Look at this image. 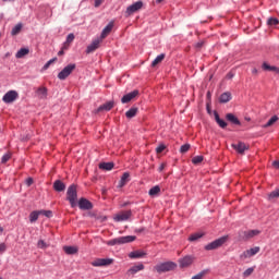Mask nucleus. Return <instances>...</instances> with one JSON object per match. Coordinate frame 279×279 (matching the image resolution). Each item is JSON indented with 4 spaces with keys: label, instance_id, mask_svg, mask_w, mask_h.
<instances>
[{
    "label": "nucleus",
    "instance_id": "1",
    "mask_svg": "<svg viewBox=\"0 0 279 279\" xmlns=\"http://www.w3.org/2000/svg\"><path fill=\"white\" fill-rule=\"evenodd\" d=\"M177 267L178 265L173 262H165L156 265L154 269L155 271H157V274H166L167 271H173V269H175Z\"/></svg>",
    "mask_w": 279,
    "mask_h": 279
},
{
    "label": "nucleus",
    "instance_id": "2",
    "mask_svg": "<svg viewBox=\"0 0 279 279\" xmlns=\"http://www.w3.org/2000/svg\"><path fill=\"white\" fill-rule=\"evenodd\" d=\"M66 199L70 202L72 208L77 206V186L70 185L66 192Z\"/></svg>",
    "mask_w": 279,
    "mask_h": 279
},
{
    "label": "nucleus",
    "instance_id": "3",
    "mask_svg": "<svg viewBox=\"0 0 279 279\" xmlns=\"http://www.w3.org/2000/svg\"><path fill=\"white\" fill-rule=\"evenodd\" d=\"M136 241V236L134 235H126V236H120L116 238L113 240H110L107 242V245L113 246V245H124V243H132Z\"/></svg>",
    "mask_w": 279,
    "mask_h": 279
},
{
    "label": "nucleus",
    "instance_id": "4",
    "mask_svg": "<svg viewBox=\"0 0 279 279\" xmlns=\"http://www.w3.org/2000/svg\"><path fill=\"white\" fill-rule=\"evenodd\" d=\"M258 234H260L258 230L240 231L239 239L240 241H250V239H254V236H258Z\"/></svg>",
    "mask_w": 279,
    "mask_h": 279
},
{
    "label": "nucleus",
    "instance_id": "5",
    "mask_svg": "<svg viewBox=\"0 0 279 279\" xmlns=\"http://www.w3.org/2000/svg\"><path fill=\"white\" fill-rule=\"evenodd\" d=\"M226 241H228V236L219 238V239L210 242L209 244H207L205 246V250H207V251L218 250V247H221V245H223V243H226Z\"/></svg>",
    "mask_w": 279,
    "mask_h": 279
},
{
    "label": "nucleus",
    "instance_id": "6",
    "mask_svg": "<svg viewBox=\"0 0 279 279\" xmlns=\"http://www.w3.org/2000/svg\"><path fill=\"white\" fill-rule=\"evenodd\" d=\"M75 71V63H70L66 65L61 72H59L58 77L59 80H66L71 73Z\"/></svg>",
    "mask_w": 279,
    "mask_h": 279
},
{
    "label": "nucleus",
    "instance_id": "7",
    "mask_svg": "<svg viewBox=\"0 0 279 279\" xmlns=\"http://www.w3.org/2000/svg\"><path fill=\"white\" fill-rule=\"evenodd\" d=\"M114 263L113 258H98L95 259L92 265L93 267H110Z\"/></svg>",
    "mask_w": 279,
    "mask_h": 279
},
{
    "label": "nucleus",
    "instance_id": "8",
    "mask_svg": "<svg viewBox=\"0 0 279 279\" xmlns=\"http://www.w3.org/2000/svg\"><path fill=\"white\" fill-rule=\"evenodd\" d=\"M143 9V1H137L126 8L125 15L132 16V14L138 12V10Z\"/></svg>",
    "mask_w": 279,
    "mask_h": 279
},
{
    "label": "nucleus",
    "instance_id": "9",
    "mask_svg": "<svg viewBox=\"0 0 279 279\" xmlns=\"http://www.w3.org/2000/svg\"><path fill=\"white\" fill-rule=\"evenodd\" d=\"M16 99H19V93H16V90H9L2 97V101H4V104H13Z\"/></svg>",
    "mask_w": 279,
    "mask_h": 279
},
{
    "label": "nucleus",
    "instance_id": "10",
    "mask_svg": "<svg viewBox=\"0 0 279 279\" xmlns=\"http://www.w3.org/2000/svg\"><path fill=\"white\" fill-rule=\"evenodd\" d=\"M258 252H260V247L259 246H255L253 248L244 251L241 254L240 258H242V260H245L246 258H252V256H256V254H258Z\"/></svg>",
    "mask_w": 279,
    "mask_h": 279
},
{
    "label": "nucleus",
    "instance_id": "11",
    "mask_svg": "<svg viewBox=\"0 0 279 279\" xmlns=\"http://www.w3.org/2000/svg\"><path fill=\"white\" fill-rule=\"evenodd\" d=\"M101 43H104V39H100V37L94 39L92 44L87 46L86 53H94V51H97Z\"/></svg>",
    "mask_w": 279,
    "mask_h": 279
},
{
    "label": "nucleus",
    "instance_id": "12",
    "mask_svg": "<svg viewBox=\"0 0 279 279\" xmlns=\"http://www.w3.org/2000/svg\"><path fill=\"white\" fill-rule=\"evenodd\" d=\"M132 217V210H125V211H120L118 213L113 219L114 221H128Z\"/></svg>",
    "mask_w": 279,
    "mask_h": 279
},
{
    "label": "nucleus",
    "instance_id": "13",
    "mask_svg": "<svg viewBox=\"0 0 279 279\" xmlns=\"http://www.w3.org/2000/svg\"><path fill=\"white\" fill-rule=\"evenodd\" d=\"M231 147H233L235 151H238V154H241V155L245 154V151L250 149V145L243 142H239L238 144H232Z\"/></svg>",
    "mask_w": 279,
    "mask_h": 279
},
{
    "label": "nucleus",
    "instance_id": "14",
    "mask_svg": "<svg viewBox=\"0 0 279 279\" xmlns=\"http://www.w3.org/2000/svg\"><path fill=\"white\" fill-rule=\"evenodd\" d=\"M193 256L187 255L181 259H179V265L182 269L186 268V267H191V265H193Z\"/></svg>",
    "mask_w": 279,
    "mask_h": 279
},
{
    "label": "nucleus",
    "instance_id": "15",
    "mask_svg": "<svg viewBox=\"0 0 279 279\" xmlns=\"http://www.w3.org/2000/svg\"><path fill=\"white\" fill-rule=\"evenodd\" d=\"M78 207L81 208V210H92L93 203H90V201L86 198H81L78 201Z\"/></svg>",
    "mask_w": 279,
    "mask_h": 279
},
{
    "label": "nucleus",
    "instance_id": "16",
    "mask_svg": "<svg viewBox=\"0 0 279 279\" xmlns=\"http://www.w3.org/2000/svg\"><path fill=\"white\" fill-rule=\"evenodd\" d=\"M135 97H138V90H133L126 95H124L121 99L122 104H130V101H132V99H134Z\"/></svg>",
    "mask_w": 279,
    "mask_h": 279
},
{
    "label": "nucleus",
    "instance_id": "17",
    "mask_svg": "<svg viewBox=\"0 0 279 279\" xmlns=\"http://www.w3.org/2000/svg\"><path fill=\"white\" fill-rule=\"evenodd\" d=\"M112 27H114V22H110L104 29L99 37L100 40H104V38H107L110 35V32H112Z\"/></svg>",
    "mask_w": 279,
    "mask_h": 279
},
{
    "label": "nucleus",
    "instance_id": "18",
    "mask_svg": "<svg viewBox=\"0 0 279 279\" xmlns=\"http://www.w3.org/2000/svg\"><path fill=\"white\" fill-rule=\"evenodd\" d=\"M53 189L58 193H62V191H65L66 185L61 180H57V181L53 182Z\"/></svg>",
    "mask_w": 279,
    "mask_h": 279
},
{
    "label": "nucleus",
    "instance_id": "19",
    "mask_svg": "<svg viewBox=\"0 0 279 279\" xmlns=\"http://www.w3.org/2000/svg\"><path fill=\"white\" fill-rule=\"evenodd\" d=\"M112 108H114V102L113 101H109V102H106L102 106H100L97 109V112H104V110H106L108 112V111L112 110Z\"/></svg>",
    "mask_w": 279,
    "mask_h": 279
},
{
    "label": "nucleus",
    "instance_id": "20",
    "mask_svg": "<svg viewBox=\"0 0 279 279\" xmlns=\"http://www.w3.org/2000/svg\"><path fill=\"white\" fill-rule=\"evenodd\" d=\"M98 167L102 171H112L114 169V162H101Z\"/></svg>",
    "mask_w": 279,
    "mask_h": 279
},
{
    "label": "nucleus",
    "instance_id": "21",
    "mask_svg": "<svg viewBox=\"0 0 279 279\" xmlns=\"http://www.w3.org/2000/svg\"><path fill=\"white\" fill-rule=\"evenodd\" d=\"M232 99V94L230 92H226L220 95L219 101L220 104H228Z\"/></svg>",
    "mask_w": 279,
    "mask_h": 279
},
{
    "label": "nucleus",
    "instance_id": "22",
    "mask_svg": "<svg viewBox=\"0 0 279 279\" xmlns=\"http://www.w3.org/2000/svg\"><path fill=\"white\" fill-rule=\"evenodd\" d=\"M226 119L230 121V123H233V125H241V121H239V118L233 113H227Z\"/></svg>",
    "mask_w": 279,
    "mask_h": 279
},
{
    "label": "nucleus",
    "instance_id": "23",
    "mask_svg": "<svg viewBox=\"0 0 279 279\" xmlns=\"http://www.w3.org/2000/svg\"><path fill=\"white\" fill-rule=\"evenodd\" d=\"M36 95L39 97V99H47V87L41 86L37 88Z\"/></svg>",
    "mask_w": 279,
    "mask_h": 279
},
{
    "label": "nucleus",
    "instance_id": "24",
    "mask_svg": "<svg viewBox=\"0 0 279 279\" xmlns=\"http://www.w3.org/2000/svg\"><path fill=\"white\" fill-rule=\"evenodd\" d=\"M138 114V108L132 107L130 110L125 112L126 119H134Z\"/></svg>",
    "mask_w": 279,
    "mask_h": 279
},
{
    "label": "nucleus",
    "instance_id": "25",
    "mask_svg": "<svg viewBox=\"0 0 279 279\" xmlns=\"http://www.w3.org/2000/svg\"><path fill=\"white\" fill-rule=\"evenodd\" d=\"M128 182H130V172H124L121 177L119 186L123 187L128 184Z\"/></svg>",
    "mask_w": 279,
    "mask_h": 279
},
{
    "label": "nucleus",
    "instance_id": "26",
    "mask_svg": "<svg viewBox=\"0 0 279 279\" xmlns=\"http://www.w3.org/2000/svg\"><path fill=\"white\" fill-rule=\"evenodd\" d=\"M22 29H23V25L21 24L15 25L11 31V36H19Z\"/></svg>",
    "mask_w": 279,
    "mask_h": 279
},
{
    "label": "nucleus",
    "instance_id": "27",
    "mask_svg": "<svg viewBox=\"0 0 279 279\" xmlns=\"http://www.w3.org/2000/svg\"><path fill=\"white\" fill-rule=\"evenodd\" d=\"M29 53V49L27 48H22L20 49L16 54L15 58H25V56H27Z\"/></svg>",
    "mask_w": 279,
    "mask_h": 279
},
{
    "label": "nucleus",
    "instance_id": "28",
    "mask_svg": "<svg viewBox=\"0 0 279 279\" xmlns=\"http://www.w3.org/2000/svg\"><path fill=\"white\" fill-rule=\"evenodd\" d=\"M162 60H165V53L158 54L156 59L151 62V66H158V64H160Z\"/></svg>",
    "mask_w": 279,
    "mask_h": 279
},
{
    "label": "nucleus",
    "instance_id": "29",
    "mask_svg": "<svg viewBox=\"0 0 279 279\" xmlns=\"http://www.w3.org/2000/svg\"><path fill=\"white\" fill-rule=\"evenodd\" d=\"M129 256L131 258H143V256H145V252H141V251H134V252H131L129 254Z\"/></svg>",
    "mask_w": 279,
    "mask_h": 279
},
{
    "label": "nucleus",
    "instance_id": "30",
    "mask_svg": "<svg viewBox=\"0 0 279 279\" xmlns=\"http://www.w3.org/2000/svg\"><path fill=\"white\" fill-rule=\"evenodd\" d=\"M143 269H145V265L143 264H138L136 266H133L130 271L131 274H138V271H143Z\"/></svg>",
    "mask_w": 279,
    "mask_h": 279
},
{
    "label": "nucleus",
    "instance_id": "31",
    "mask_svg": "<svg viewBox=\"0 0 279 279\" xmlns=\"http://www.w3.org/2000/svg\"><path fill=\"white\" fill-rule=\"evenodd\" d=\"M40 211H33L29 215V221L31 223H34L35 221H38V217H40Z\"/></svg>",
    "mask_w": 279,
    "mask_h": 279
},
{
    "label": "nucleus",
    "instance_id": "32",
    "mask_svg": "<svg viewBox=\"0 0 279 279\" xmlns=\"http://www.w3.org/2000/svg\"><path fill=\"white\" fill-rule=\"evenodd\" d=\"M158 193H160V186L156 185L149 190L148 195H150V197H156Z\"/></svg>",
    "mask_w": 279,
    "mask_h": 279
},
{
    "label": "nucleus",
    "instance_id": "33",
    "mask_svg": "<svg viewBox=\"0 0 279 279\" xmlns=\"http://www.w3.org/2000/svg\"><path fill=\"white\" fill-rule=\"evenodd\" d=\"M267 25H268L269 27H276V25H279V21H278L277 17H269V19L267 20Z\"/></svg>",
    "mask_w": 279,
    "mask_h": 279
},
{
    "label": "nucleus",
    "instance_id": "34",
    "mask_svg": "<svg viewBox=\"0 0 279 279\" xmlns=\"http://www.w3.org/2000/svg\"><path fill=\"white\" fill-rule=\"evenodd\" d=\"M263 69L264 71H275L276 73H279V69L274 66V65H269L268 63H263Z\"/></svg>",
    "mask_w": 279,
    "mask_h": 279
},
{
    "label": "nucleus",
    "instance_id": "35",
    "mask_svg": "<svg viewBox=\"0 0 279 279\" xmlns=\"http://www.w3.org/2000/svg\"><path fill=\"white\" fill-rule=\"evenodd\" d=\"M65 254H77V247L75 246H64Z\"/></svg>",
    "mask_w": 279,
    "mask_h": 279
},
{
    "label": "nucleus",
    "instance_id": "36",
    "mask_svg": "<svg viewBox=\"0 0 279 279\" xmlns=\"http://www.w3.org/2000/svg\"><path fill=\"white\" fill-rule=\"evenodd\" d=\"M278 116H274L271 117L268 122L266 124H264V128H271V125H274V123H276L278 121Z\"/></svg>",
    "mask_w": 279,
    "mask_h": 279
},
{
    "label": "nucleus",
    "instance_id": "37",
    "mask_svg": "<svg viewBox=\"0 0 279 279\" xmlns=\"http://www.w3.org/2000/svg\"><path fill=\"white\" fill-rule=\"evenodd\" d=\"M193 165H202L204 162V156H195L192 159Z\"/></svg>",
    "mask_w": 279,
    "mask_h": 279
},
{
    "label": "nucleus",
    "instance_id": "38",
    "mask_svg": "<svg viewBox=\"0 0 279 279\" xmlns=\"http://www.w3.org/2000/svg\"><path fill=\"white\" fill-rule=\"evenodd\" d=\"M277 197H279V189L270 192L268 194V199L271 201V199H277Z\"/></svg>",
    "mask_w": 279,
    "mask_h": 279
},
{
    "label": "nucleus",
    "instance_id": "39",
    "mask_svg": "<svg viewBox=\"0 0 279 279\" xmlns=\"http://www.w3.org/2000/svg\"><path fill=\"white\" fill-rule=\"evenodd\" d=\"M204 236V233H193L190 235L189 241H198V239H202Z\"/></svg>",
    "mask_w": 279,
    "mask_h": 279
},
{
    "label": "nucleus",
    "instance_id": "40",
    "mask_svg": "<svg viewBox=\"0 0 279 279\" xmlns=\"http://www.w3.org/2000/svg\"><path fill=\"white\" fill-rule=\"evenodd\" d=\"M37 247H39V250H47V247H49V245L47 244V242L39 240L37 242Z\"/></svg>",
    "mask_w": 279,
    "mask_h": 279
},
{
    "label": "nucleus",
    "instance_id": "41",
    "mask_svg": "<svg viewBox=\"0 0 279 279\" xmlns=\"http://www.w3.org/2000/svg\"><path fill=\"white\" fill-rule=\"evenodd\" d=\"M58 61V58H53V59H50L43 68L44 71H47V69H49V66H51V64H53V62H57Z\"/></svg>",
    "mask_w": 279,
    "mask_h": 279
},
{
    "label": "nucleus",
    "instance_id": "42",
    "mask_svg": "<svg viewBox=\"0 0 279 279\" xmlns=\"http://www.w3.org/2000/svg\"><path fill=\"white\" fill-rule=\"evenodd\" d=\"M167 149V146L165 144H160L156 148V154H162Z\"/></svg>",
    "mask_w": 279,
    "mask_h": 279
},
{
    "label": "nucleus",
    "instance_id": "43",
    "mask_svg": "<svg viewBox=\"0 0 279 279\" xmlns=\"http://www.w3.org/2000/svg\"><path fill=\"white\" fill-rule=\"evenodd\" d=\"M74 40H75V35H74L73 33H70V34L68 35V37H66L65 43H66L68 45H71V43H73Z\"/></svg>",
    "mask_w": 279,
    "mask_h": 279
},
{
    "label": "nucleus",
    "instance_id": "44",
    "mask_svg": "<svg viewBox=\"0 0 279 279\" xmlns=\"http://www.w3.org/2000/svg\"><path fill=\"white\" fill-rule=\"evenodd\" d=\"M189 149H191V145L185 144V145L181 146L180 151H181V154H186V151H189Z\"/></svg>",
    "mask_w": 279,
    "mask_h": 279
},
{
    "label": "nucleus",
    "instance_id": "45",
    "mask_svg": "<svg viewBox=\"0 0 279 279\" xmlns=\"http://www.w3.org/2000/svg\"><path fill=\"white\" fill-rule=\"evenodd\" d=\"M10 158H12L11 154L3 155L2 159H1L2 165H5V162H8V160H10Z\"/></svg>",
    "mask_w": 279,
    "mask_h": 279
},
{
    "label": "nucleus",
    "instance_id": "46",
    "mask_svg": "<svg viewBox=\"0 0 279 279\" xmlns=\"http://www.w3.org/2000/svg\"><path fill=\"white\" fill-rule=\"evenodd\" d=\"M40 215H45V217H53V213L51 210H39Z\"/></svg>",
    "mask_w": 279,
    "mask_h": 279
},
{
    "label": "nucleus",
    "instance_id": "47",
    "mask_svg": "<svg viewBox=\"0 0 279 279\" xmlns=\"http://www.w3.org/2000/svg\"><path fill=\"white\" fill-rule=\"evenodd\" d=\"M254 274V268H247L244 272L243 276L244 278H248V276Z\"/></svg>",
    "mask_w": 279,
    "mask_h": 279
},
{
    "label": "nucleus",
    "instance_id": "48",
    "mask_svg": "<svg viewBox=\"0 0 279 279\" xmlns=\"http://www.w3.org/2000/svg\"><path fill=\"white\" fill-rule=\"evenodd\" d=\"M217 123H218L219 128H222V130L228 128V123L226 121H223L222 119H220Z\"/></svg>",
    "mask_w": 279,
    "mask_h": 279
},
{
    "label": "nucleus",
    "instance_id": "49",
    "mask_svg": "<svg viewBox=\"0 0 279 279\" xmlns=\"http://www.w3.org/2000/svg\"><path fill=\"white\" fill-rule=\"evenodd\" d=\"M206 276V271H201L197 275L193 276L192 279H202Z\"/></svg>",
    "mask_w": 279,
    "mask_h": 279
},
{
    "label": "nucleus",
    "instance_id": "50",
    "mask_svg": "<svg viewBox=\"0 0 279 279\" xmlns=\"http://www.w3.org/2000/svg\"><path fill=\"white\" fill-rule=\"evenodd\" d=\"M5 250H8V246L5 245V243H1L0 244V254H3V252H5Z\"/></svg>",
    "mask_w": 279,
    "mask_h": 279
},
{
    "label": "nucleus",
    "instance_id": "51",
    "mask_svg": "<svg viewBox=\"0 0 279 279\" xmlns=\"http://www.w3.org/2000/svg\"><path fill=\"white\" fill-rule=\"evenodd\" d=\"M105 0H94V5L95 8H99V5H101V3H104Z\"/></svg>",
    "mask_w": 279,
    "mask_h": 279
},
{
    "label": "nucleus",
    "instance_id": "52",
    "mask_svg": "<svg viewBox=\"0 0 279 279\" xmlns=\"http://www.w3.org/2000/svg\"><path fill=\"white\" fill-rule=\"evenodd\" d=\"M166 168H167V163L163 162V163H161V165L159 166L158 171L161 173V171H165Z\"/></svg>",
    "mask_w": 279,
    "mask_h": 279
},
{
    "label": "nucleus",
    "instance_id": "53",
    "mask_svg": "<svg viewBox=\"0 0 279 279\" xmlns=\"http://www.w3.org/2000/svg\"><path fill=\"white\" fill-rule=\"evenodd\" d=\"M26 184L27 186H32L34 184V179L32 178L26 179Z\"/></svg>",
    "mask_w": 279,
    "mask_h": 279
},
{
    "label": "nucleus",
    "instance_id": "54",
    "mask_svg": "<svg viewBox=\"0 0 279 279\" xmlns=\"http://www.w3.org/2000/svg\"><path fill=\"white\" fill-rule=\"evenodd\" d=\"M214 116H215V121L216 123H218V121L221 120V118H219V113L217 111L214 112Z\"/></svg>",
    "mask_w": 279,
    "mask_h": 279
},
{
    "label": "nucleus",
    "instance_id": "55",
    "mask_svg": "<svg viewBox=\"0 0 279 279\" xmlns=\"http://www.w3.org/2000/svg\"><path fill=\"white\" fill-rule=\"evenodd\" d=\"M69 47H71V44H66V41H64L62 49L63 51H66V49H69Z\"/></svg>",
    "mask_w": 279,
    "mask_h": 279
},
{
    "label": "nucleus",
    "instance_id": "56",
    "mask_svg": "<svg viewBox=\"0 0 279 279\" xmlns=\"http://www.w3.org/2000/svg\"><path fill=\"white\" fill-rule=\"evenodd\" d=\"M232 77H234V74L232 72H229L227 74V80H232Z\"/></svg>",
    "mask_w": 279,
    "mask_h": 279
},
{
    "label": "nucleus",
    "instance_id": "57",
    "mask_svg": "<svg viewBox=\"0 0 279 279\" xmlns=\"http://www.w3.org/2000/svg\"><path fill=\"white\" fill-rule=\"evenodd\" d=\"M274 167H276V169H279V161H274Z\"/></svg>",
    "mask_w": 279,
    "mask_h": 279
},
{
    "label": "nucleus",
    "instance_id": "58",
    "mask_svg": "<svg viewBox=\"0 0 279 279\" xmlns=\"http://www.w3.org/2000/svg\"><path fill=\"white\" fill-rule=\"evenodd\" d=\"M58 56H64V50L61 49V50L58 52Z\"/></svg>",
    "mask_w": 279,
    "mask_h": 279
},
{
    "label": "nucleus",
    "instance_id": "59",
    "mask_svg": "<svg viewBox=\"0 0 279 279\" xmlns=\"http://www.w3.org/2000/svg\"><path fill=\"white\" fill-rule=\"evenodd\" d=\"M165 0H156L157 3H162Z\"/></svg>",
    "mask_w": 279,
    "mask_h": 279
},
{
    "label": "nucleus",
    "instance_id": "60",
    "mask_svg": "<svg viewBox=\"0 0 279 279\" xmlns=\"http://www.w3.org/2000/svg\"><path fill=\"white\" fill-rule=\"evenodd\" d=\"M1 232H3V227H0V234H1Z\"/></svg>",
    "mask_w": 279,
    "mask_h": 279
},
{
    "label": "nucleus",
    "instance_id": "61",
    "mask_svg": "<svg viewBox=\"0 0 279 279\" xmlns=\"http://www.w3.org/2000/svg\"><path fill=\"white\" fill-rule=\"evenodd\" d=\"M202 45H203L202 43H198V44H197V47H202Z\"/></svg>",
    "mask_w": 279,
    "mask_h": 279
},
{
    "label": "nucleus",
    "instance_id": "62",
    "mask_svg": "<svg viewBox=\"0 0 279 279\" xmlns=\"http://www.w3.org/2000/svg\"><path fill=\"white\" fill-rule=\"evenodd\" d=\"M253 73H258V71L256 69L253 70Z\"/></svg>",
    "mask_w": 279,
    "mask_h": 279
},
{
    "label": "nucleus",
    "instance_id": "63",
    "mask_svg": "<svg viewBox=\"0 0 279 279\" xmlns=\"http://www.w3.org/2000/svg\"><path fill=\"white\" fill-rule=\"evenodd\" d=\"M207 97H210V92L207 93Z\"/></svg>",
    "mask_w": 279,
    "mask_h": 279
},
{
    "label": "nucleus",
    "instance_id": "64",
    "mask_svg": "<svg viewBox=\"0 0 279 279\" xmlns=\"http://www.w3.org/2000/svg\"><path fill=\"white\" fill-rule=\"evenodd\" d=\"M0 279H3V278L0 277Z\"/></svg>",
    "mask_w": 279,
    "mask_h": 279
}]
</instances>
